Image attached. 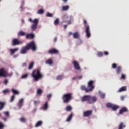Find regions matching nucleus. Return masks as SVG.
<instances>
[{
	"label": "nucleus",
	"mask_w": 129,
	"mask_h": 129,
	"mask_svg": "<svg viewBox=\"0 0 129 129\" xmlns=\"http://www.w3.org/2000/svg\"><path fill=\"white\" fill-rule=\"evenodd\" d=\"M94 83V81L91 80L89 81V83H88V88L89 89L86 88L85 86H81V89H82L83 91H84L86 93L92 92L95 88V86L93 85Z\"/></svg>",
	"instance_id": "1"
},
{
	"label": "nucleus",
	"mask_w": 129,
	"mask_h": 129,
	"mask_svg": "<svg viewBox=\"0 0 129 129\" xmlns=\"http://www.w3.org/2000/svg\"><path fill=\"white\" fill-rule=\"evenodd\" d=\"M32 77L34 78L35 81H38L39 80L42 79L43 77V74L41 73L39 69L35 70L32 72Z\"/></svg>",
	"instance_id": "2"
},
{
	"label": "nucleus",
	"mask_w": 129,
	"mask_h": 129,
	"mask_svg": "<svg viewBox=\"0 0 129 129\" xmlns=\"http://www.w3.org/2000/svg\"><path fill=\"white\" fill-rule=\"evenodd\" d=\"M62 99L64 103H68L73 99L72 93H66L63 95Z\"/></svg>",
	"instance_id": "3"
},
{
	"label": "nucleus",
	"mask_w": 129,
	"mask_h": 129,
	"mask_svg": "<svg viewBox=\"0 0 129 129\" xmlns=\"http://www.w3.org/2000/svg\"><path fill=\"white\" fill-rule=\"evenodd\" d=\"M87 22L86 20H84V25L86 26V29H85V32H86V36L87 38H89L91 37V34L90 31V26L88 25H87Z\"/></svg>",
	"instance_id": "4"
},
{
	"label": "nucleus",
	"mask_w": 129,
	"mask_h": 129,
	"mask_svg": "<svg viewBox=\"0 0 129 129\" xmlns=\"http://www.w3.org/2000/svg\"><path fill=\"white\" fill-rule=\"evenodd\" d=\"M28 47V48L30 49H32L33 51H35L37 49L36 45L34 41H32L27 44L26 45Z\"/></svg>",
	"instance_id": "5"
},
{
	"label": "nucleus",
	"mask_w": 129,
	"mask_h": 129,
	"mask_svg": "<svg viewBox=\"0 0 129 129\" xmlns=\"http://www.w3.org/2000/svg\"><path fill=\"white\" fill-rule=\"evenodd\" d=\"M107 107L111 108L113 111H116L118 108L119 106L115 104H113L111 103H108L106 105Z\"/></svg>",
	"instance_id": "6"
},
{
	"label": "nucleus",
	"mask_w": 129,
	"mask_h": 129,
	"mask_svg": "<svg viewBox=\"0 0 129 129\" xmlns=\"http://www.w3.org/2000/svg\"><path fill=\"white\" fill-rule=\"evenodd\" d=\"M33 23H34V24L32 25L31 29L33 31H35L37 28L39 20L37 19H35L33 21Z\"/></svg>",
	"instance_id": "7"
},
{
	"label": "nucleus",
	"mask_w": 129,
	"mask_h": 129,
	"mask_svg": "<svg viewBox=\"0 0 129 129\" xmlns=\"http://www.w3.org/2000/svg\"><path fill=\"white\" fill-rule=\"evenodd\" d=\"M8 76V72L4 68L0 69V77H6Z\"/></svg>",
	"instance_id": "8"
},
{
	"label": "nucleus",
	"mask_w": 129,
	"mask_h": 129,
	"mask_svg": "<svg viewBox=\"0 0 129 129\" xmlns=\"http://www.w3.org/2000/svg\"><path fill=\"white\" fill-rule=\"evenodd\" d=\"M90 97V95H84V96L82 97L81 98V101L83 102L87 101L88 103L89 104Z\"/></svg>",
	"instance_id": "9"
},
{
	"label": "nucleus",
	"mask_w": 129,
	"mask_h": 129,
	"mask_svg": "<svg viewBox=\"0 0 129 129\" xmlns=\"http://www.w3.org/2000/svg\"><path fill=\"white\" fill-rule=\"evenodd\" d=\"M97 100L98 98L97 97L90 95V100L89 101V104L95 103L97 101Z\"/></svg>",
	"instance_id": "10"
},
{
	"label": "nucleus",
	"mask_w": 129,
	"mask_h": 129,
	"mask_svg": "<svg viewBox=\"0 0 129 129\" xmlns=\"http://www.w3.org/2000/svg\"><path fill=\"white\" fill-rule=\"evenodd\" d=\"M93 111L92 110H88L84 112L83 113V116L84 117H89L92 115Z\"/></svg>",
	"instance_id": "11"
},
{
	"label": "nucleus",
	"mask_w": 129,
	"mask_h": 129,
	"mask_svg": "<svg viewBox=\"0 0 129 129\" xmlns=\"http://www.w3.org/2000/svg\"><path fill=\"white\" fill-rule=\"evenodd\" d=\"M23 42L20 41L18 39H13L12 40V45L13 46H16L22 44Z\"/></svg>",
	"instance_id": "12"
},
{
	"label": "nucleus",
	"mask_w": 129,
	"mask_h": 129,
	"mask_svg": "<svg viewBox=\"0 0 129 129\" xmlns=\"http://www.w3.org/2000/svg\"><path fill=\"white\" fill-rule=\"evenodd\" d=\"M29 50L28 47L26 45V46L23 47L20 51V53L22 54H26L27 52V51Z\"/></svg>",
	"instance_id": "13"
},
{
	"label": "nucleus",
	"mask_w": 129,
	"mask_h": 129,
	"mask_svg": "<svg viewBox=\"0 0 129 129\" xmlns=\"http://www.w3.org/2000/svg\"><path fill=\"white\" fill-rule=\"evenodd\" d=\"M59 53V51L56 49H52L48 51V53L50 54H57Z\"/></svg>",
	"instance_id": "14"
},
{
	"label": "nucleus",
	"mask_w": 129,
	"mask_h": 129,
	"mask_svg": "<svg viewBox=\"0 0 129 129\" xmlns=\"http://www.w3.org/2000/svg\"><path fill=\"white\" fill-rule=\"evenodd\" d=\"M72 63L74 65V67H75V69L76 70H79L80 69V65L76 61H73Z\"/></svg>",
	"instance_id": "15"
},
{
	"label": "nucleus",
	"mask_w": 129,
	"mask_h": 129,
	"mask_svg": "<svg viewBox=\"0 0 129 129\" xmlns=\"http://www.w3.org/2000/svg\"><path fill=\"white\" fill-rule=\"evenodd\" d=\"M128 112V109L127 107H123L120 110H119V114H122L124 112Z\"/></svg>",
	"instance_id": "16"
},
{
	"label": "nucleus",
	"mask_w": 129,
	"mask_h": 129,
	"mask_svg": "<svg viewBox=\"0 0 129 129\" xmlns=\"http://www.w3.org/2000/svg\"><path fill=\"white\" fill-rule=\"evenodd\" d=\"M122 67L121 66H119L117 67L116 69V73L117 75H119L122 73Z\"/></svg>",
	"instance_id": "17"
},
{
	"label": "nucleus",
	"mask_w": 129,
	"mask_h": 129,
	"mask_svg": "<svg viewBox=\"0 0 129 129\" xmlns=\"http://www.w3.org/2000/svg\"><path fill=\"white\" fill-rule=\"evenodd\" d=\"M35 37V35L34 34H27L26 36L27 39H33Z\"/></svg>",
	"instance_id": "18"
},
{
	"label": "nucleus",
	"mask_w": 129,
	"mask_h": 129,
	"mask_svg": "<svg viewBox=\"0 0 129 129\" xmlns=\"http://www.w3.org/2000/svg\"><path fill=\"white\" fill-rule=\"evenodd\" d=\"M80 37V33L78 32L74 33V34H73V38L74 39H79Z\"/></svg>",
	"instance_id": "19"
},
{
	"label": "nucleus",
	"mask_w": 129,
	"mask_h": 129,
	"mask_svg": "<svg viewBox=\"0 0 129 129\" xmlns=\"http://www.w3.org/2000/svg\"><path fill=\"white\" fill-rule=\"evenodd\" d=\"M125 127L126 125L123 122H120L118 125V129H123L125 128Z\"/></svg>",
	"instance_id": "20"
},
{
	"label": "nucleus",
	"mask_w": 129,
	"mask_h": 129,
	"mask_svg": "<svg viewBox=\"0 0 129 129\" xmlns=\"http://www.w3.org/2000/svg\"><path fill=\"white\" fill-rule=\"evenodd\" d=\"M23 102H24L23 99H21L19 100L18 104V106L19 107V108H21L22 106L23 105Z\"/></svg>",
	"instance_id": "21"
},
{
	"label": "nucleus",
	"mask_w": 129,
	"mask_h": 129,
	"mask_svg": "<svg viewBox=\"0 0 129 129\" xmlns=\"http://www.w3.org/2000/svg\"><path fill=\"white\" fill-rule=\"evenodd\" d=\"M18 50H19L18 48H15L14 49H11L10 50L11 55H12L14 54Z\"/></svg>",
	"instance_id": "22"
},
{
	"label": "nucleus",
	"mask_w": 129,
	"mask_h": 129,
	"mask_svg": "<svg viewBox=\"0 0 129 129\" xmlns=\"http://www.w3.org/2000/svg\"><path fill=\"white\" fill-rule=\"evenodd\" d=\"M48 108V102L47 101L46 102L45 104L43 106L42 108L46 110Z\"/></svg>",
	"instance_id": "23"
},
{
	"label": "nucleus",
	"mask_w": 129,
	"mask_h": 129,
	"mask_svg": "<svg viewBox=\"0 0 129 129\" xmlns=\"http://www.w3.org/2000/svg\"><path fill=\"white\" fill-rule=\"evenodd\" d=\"M73 116V113H71L70 115H69V117H68V118L67 119L66 121L70 122L72 120Z\"/></svg>",
	"instance_id": "24"
},
{
	"label": "nucleus",
	"mask_w": 129,
	"mask_h": 129,
	"mask_svg": "<svg viewBox=\"0 0 129 129\" xmlns=\"http://www.w3.org/2000/svg\"><path fill=\"white\" fill-rule=\"evenodd\" d=\"M127 90V88L126 87L123 86L121 88H120L119 90H118V92H121L123 91H125Z\"/></svg>",
	"instance_id": "25"
},
{
	"label": "nucleus",
	"mask_w": 129,
	"mask_h": 129,
	"mask_svg": "<svg viewBox=\"0 0 129 129\" xmlns=\"http://www.w3.org/2000/svg\"><path fill=\"white\" fill-rule=\"evenodd\" d=\"M12 92H13V94H14L13 95H15H15H19V94H20V93H19V91H18L17 90H15V89H12Z\"/></svg>",
	"instance_id": "26"
},
{
	"label": "nucleus",
	"mask_w": 129,
	"mask_h": 129,
	"mask_svg": "<svg viewBox=\"0 0 129 129\" xmlns=\"http://www.w3.org/2000/svg\"><path fill=\"white\" fill-rule=\"evenodd\" d=\"M42 122L41 121H38L36 124L35 125V127H39V126H41V125L42 124Z\"/></svg>",
	"instance_id": "27"
},
{
	"label": "nucleus",
	"mask_w": 129,
	"mask_h": 129,
	"mask_svg": "<svg viewBox=\"0 0 129 129\" xmlns=\"http://www.w3.org/2000/svg\"><path fill=\"white\" fill-rule=\"evenodd\" d=\"M18 35L21 36H24L26 35V34L25 32H24L23 31H20L18 33Z\"/></svg>",
	"instance_id": "28"
},
{
	"label": "nucleus",
	"mask_w": 129,
	"mask_h": 129,
	"mask_svg": "<svg viewBox=\"0 0 129 129\" xmlns=\"http://www.w3.org/2000/svg\"><path fill=\"white\" fill-rule=\"evenodd\" d=\"M99 94H100V97H101V98L104 99L105 97V94L101 92H99Z\"/></svg>",
	"instance_id": "29"
},
{
	"label": "nucleus",
	"mask_w": 129,
	"mask_h": 129,
	"mask_svg": "<svg viewBox=\"0 0 129 129\" xmlns=\"http://www.w3.org/2000/svg\"><path fill=\"white\" fill-rule=\"evenodd\" d=\"M46 63L47 64L52 65L53 63V62L51 59H49L46 61Z\"/></svg>",
	"instance_id": "30"
},
{
	"label": "nucleus",
	"mask_w": 129,
	"mask_h": 129,
	"mask_svg": "<svg viewBox=\"0 0 129 129\" xmlns=\"http://www.w3.org/2000/svg\"><path fill=\"white\" fill-rule=\"evenodd\" d=\"M72 108L71 106H68L66 108V110L67 111H70L72 110Z\"/></svg>",
	"instance_id": "31"
},
{
	"label": "nucleus",
	"mask_w": 129,
	"mask_h": 129,
	"mask_svg": "<svg viewBox=\"0 0 129 129\" xmlns=\"http://www.w3.org/2000/svg\"><path fill=\"white\" fill-rule=\"evenodd\" d=\"M5 105V103L0 102V110L3 109Z\"/></svg>",
	"instance_id": "32"
},
{
	"label": "nucleus",
	"mask_w": 129,
	"mask_h": 129,
	"mask_svg": "<svg viewBox=\"0 0 129 129\" xmlns=\"http://www.w3.org/2000/svg\"><path fill=\"white\" fill-rule=\"evenodd\" d=\"M59 20L58 18H57L54 22V24L55 25L57 26L59 24Z\"/></svg>",
	"instance_id": "33"
},
{
	"label": "nucleus",
	"mask_w": 129,
	"mask_h": 129,
	"mask_svg": "<svg viewBox=\"0 0 129 129\" xmlns=\"http://www.w3.org/2000/svg\"><path fill=\"white\" fill-rule=\"evenodd\" d=\"M42 92H43V91H42V90L41 89H38L37 90V94H38V95H42Z\"/></svg>",
	"instance_id": "34"
},
{
	"label": "nucleus",
	"mask_w": 129,
	"mask_h": 129,
	"mask_svg": "<svg viewBox=\"0 0 129 129\" xmlns=\"http://www.w3.org/2000/svg\"><path fill=\"white\" fill-rule=\"evenodd\" d=\"M34 65V63L33 62H31V63L30 64V65H29V67H28V69H29V70L32 69L33 68Z\"/></svg>",
	"instance_id": "35"
},
{
	"label": "nucleus",
	"mask_w": 129,
	"mask_h": 129,
	"mask_svg": "<svg viewBox=\"0 0 129 129\" xmlns=\"http://www.w3.org/2000/svg\"><path fill=\"white\" fill-rule=\"evenodd\" d=\"M29 74H25L22 76L21 78L22 79H26L28 78Z\"/></svg>",
	"instance_id": "36"
},
{
	"label": "nucleus",
	"mask_w": 129,
	"mask_h": 129,
	"mask_svg": "<svg viewBox=\"0 0 129 129\" xmlns=\"http://www.w3.org/2000/svg\"><path fill=\"white\" fill-rule=\"evenodd\" d=\"M69 9V6H65L62 7V10L63 11H67Z\"/></svg>",
	"instance_id": "37"
},
{
	"label": "nucleus",
	"mask_w": 129,
	"mask_h": 129,
	"mask_svg": "<svg viewBox=\"0 0 129 129\" xmlns=\"http://www.w3.org/2000/svg\"><path fill=\"white\" fill-rule=\"evenodd\" d=\"M63 77V75H59L57 77V80H61Z\"/></svg>",
	"instance_id": "38"
},
{
	"label": "nucleus",
	"mask_w": 129,
	"mask_h": 129,
	"mask_svg": "<svg viewBox=\"0 0 129 129\" xmlns=\"http://www.w3.org/2000/svg\"><path fill=\"white\" fill-rule=\"evenodd\" d=\"M44 13V10L43 9H40L38 11V14H42Z\"/></svg>",
	"instance_id": "39"
},
{
	"label": "nucleus",
	"mask_w": 129,
	"mask_h": 129,
	"mask_svg": "<svg viewBox=\"0 0 129 129\" xmlns=\"http://www.w3.org/2000/svg\"><path fill=\"white\" fill-rule=\"evenodd\" d=\"M46 16L48 17H53V15L50 13H47Z\"/></svg>",
	"instance_id": "40"
},
{
	"label": "nucleus",
	"mask_w": 129,
	"mask_h": 129,
	"mask_svg": "<svg viewBox=\"0 0 129 129\" xmlns=\"http://www.w3.org/2000/svg\"><path fill=\"white\" fill-rule=\"evenodd\" d=\"M20 120L21 121V122H25L26 121V120L25 118L24 117H22L20 119Z\"/></svg>",
	"instance_id": "41"
},
{
	"label": "nucleus",
	"mask_w": 129,
	"mask_h": 129,
	"mask_svg": "<svg viewBox=\"0 0 129 129\" xmlns=\"http://www.w3.org/2000/svg\"><path fill=\"white\" fill-rule=\"evenodd\" d=\"M15 98V96L14 95H13L12 97H11V100H10V102H12L14 99Z\"/></svg>",
	"instance_id": "42"
},
{
	"label": "nucleus",
	"mask_w": 129,
	"mask_h": 129,
	"mask_svg": "<svg viewBox=\"0 0 129 129\" xmlns=\"http://www.w3.org/2000/svg\"><path fill=\"white\" fill-rule=\"evenodd\" d=\"M120 79L125 80L126 79V76L124 74H121Z\"/></svg>",
	"instance_id": "43"
},
{
	"label": "nucleus",
	"mask_w": 129,
	"mask_h": 129,
	"mask_svg": "<svg viewBox=\"0 0 129 129\" xmlns=\"http://www.w3.org/2000/svg\"><path fill=\"white\" fill-rule=\"evenodd\" d=\"M103 55V53L102 52H100L98 53V56L102 57Z\"/></svg>",
	"instance_id": "44"
},
{
	"label": "nucleus",
	"mask_w": 129,
	"mask_h": 129,
	"mask_svg": "<svg viewBox=\"0 0 129 129\" xmlns=\"http://www.w3.org/2000/svg\"><path fill=\"white\" fill-rule=\"evenodd\" d=\"M9 92H10V91H9V90L8 89L5 90H4V91H3V93L4 94H6L7 93H9Z\"/></svg>",
	"instance_id": "45"
},
{
	"label": "nucleus",
	"mask_w": 129,
	"mask_h": 129,
	"mask_svg": "<svg viewBox=\"0 0 129 129\" xmlns=\"http://www.w3.org/2000/svg\"><path fill=\"white\" fill-rule=\"evenodd\" d=\"M117 67V65L115 63H113L112 65V68L113 69H116Z\"/></svg>",
	"instance_id": "46"
},
{
	"label": "nucleus",
	"mask_w": 129,
	"mask_h": 129,
	"mask_svg": "<svg viewBox=\"0 0 129 129\" xmlns=\"http://www.w3.org/2000/svg\"><path fill=\"white\" fill-rule=\"evenodd\" d=\"M40 103V101H36V100H35L34 101V104L36 105L37 104H39Z\"/></svg>",
	"instance_id": "47"
},
{
	"label": "nucleus",
	"mask_w": 129,
	"mask_h": 129,
	"mask_svg": "<svg viewBox=\"0 0 129 129\" xmlns=\"http://www.w3.org/2000/svg\"><path fill=\"white\" fill-rule=\"evenodd\" d=\"M82 43V41L81 39H80L79 40V41H78V43H77V44L80 45Z\"/></svg>",
	"instance_id": "48"
},
{
	"label": "nucleus",
	"mask_w": 129,
	"mask_h": 129,
	"mask_svg": "<svg viewBox=\"0 0 129 129\" xmlns=\"http://www.w3.org/2000/svg\"><path fill=\"white\" fill-rule=\"evenodd\" d=\"M3 127H4V125L2 122H0V129H2Z\"/></svg>",
	"instance_id": "49"
},
{
	"label": "nucleus",
	"mask_w": 129,
	"mask_h": 129,
	"mask_svg": "<svg viewBox=\"0 0 129 129\" xmlns=\"http://www.w3.org/2000/svg\"><path fill=\"white\" fill-rule=\"evenodd\" d=\"M68 22V24H71V21H65V20L63 21L62 23H63L64 22Z\"/></svg>",
	"instance_id": "50"
},
{
	"label": "nucleus",
	"mask_w": 129,
	"mask_h": 129,
	"mask_svg": "<svg viewBox=\"0 0 129 129\" xmlns=\"http://www.w3.org/2000/svg\"><path fill=\"white\" fill-rule=\"evenodd\" d=\"M4 113L7 116H9V113L8 112H4Z\"/></svg>",
	"instance_id": "51"
},
{
	"label": "nucleus",
	"mask_w": 129,
	"mask_h": 129,
	"mask_svg": "<svg viewBox=\"0 0 129 129\" xmlns=\"http://www.w3.org/2000/svg\"><path fill=\"white\" fill-rule=\"evenodd\" d=\"M51 97H52V94H50L47 95V97H48L49 100L51 98Z\"/></svg>",
	"instance_id": "52"
},
{
	"label": "nucleus",
	"mask_w": 129,
	"mask_h": 129,
	"mask_svg": "<svg viewBox=\"0 0 129 129\" xmlns=\"http://www.w3.org/2000/svg\"><path fill=\"white\" fill-rule=\"evenodd\" d=\"M8 79H5V81H4V84H5V85H7V84H8Z\"/></svg>",
	"instance_id": "53"
},
{
	"label": "nucleus",
	"mask_w": 129,
	"mask_h": 129,
	"mask_svg": "<svg viewBox=\"0 0 129 129\" xmlns=\"http://www.w3.org/2000/svg\"><path fill=\"white\" fill-rule=\"evenodd\" d=\"M104 54H105V55H108L109 53L107 51H105V52H104Z\"/></svg>",
	"instance_id": "54"
},
{
	"label": "nucleus",
	"mask_w": 129,
	"mask_h": 129,
	"mask_svg": "<svg viewBox=\"0 0 129 129\" xmlns=\"http://www.w3.org/2000/svg\"><path fill=\"white\" fill-rule=\"evenodd\" d=\"M68 18V16H67V15H64V16H63V20H64L65 19H67Z\"/></svg>",
	"instance_id": "55"
},
{
	"label": "nucleus",
	"mask_w": 129,
	"mask_h": 129,
	"mask_svg": "<svg viewBox=\"0 0 129 129\" xmlns=\"http://www.w3.org/2000/svg\"><path fill=\"white\" fill-rule=\"evenodd\" d=\"M13 75V73H11L10 74H8V76H10V77H11Z\"/></svg>",
	"instance_id": "56"
},
{
	"label": "nucleus",
	"mask_w": 129,
	"mask_h": 129,
	"mask_svg": "<svg viewBox=\"0 0 129 129\" xmlns=\"http://www.w3.org/2000/svg\"><path fill=\"white\" fill-rule=\"evenodd\" d=\"M72 33L70 32H69V33H68V36H70L72 35Z\"/></svg>",
	"instance_id": "57"
},
{
	"label": "nucleus",
	"mask_w": 129,
	"mask_h": 129,
	"mask_svg": "<svg viewBox=\"0 0 129 129\" xmlns=\"http://www.w3.org/2000/svg\"><path fill=\"white\" fill-rule=\"evenodd\" d=\"M26 66H27V64L26 63H23V64H22L23 67H26Z\"/></svg>",
	"instance_id": "58"
},
{
	"label": "nucleus",
	"mask_w": 129,
	"mask_h": 129,
	"mask_svg": "<svg viewBox=\"0 0 129 129\" xmlns=\"http://www.w3.org/2000/svg\"><path fill=\"white\" fill-rule=\"evenodd\" d=\"M20 9H21V11H22L24 10V8H23V6H21L20 7Z\"/></svg>",
	"instance_id": "59"
},
{
	"label": "nucleus",
	"mask_w": 129,
	"mask_h": 129,
	"mask_svg": "<svg viewBox=\"0 0 129 129\" xmlns=\"http://www.w3.org/2000/svg\"><path fill=\"white\" fill-rule=\"evenodd\" d=\"M82 78V76L78 77V79H81Z\"/></svg>",
	"instance_id": "60"
},
{
	"label": "nucleus",
	"mask_w": 129,
	"mask_h": 129,
	"mask_svg": "<svg viewBox=\"0 0 129 129\" xmlns=\"http://www.w3.org/2000/svg\"><path fill=\"white\" fill-rule=\"evenodd\" d=\"M54 42H57V37H56L55 39H54Z\"/></svg>",
	"instance_id": "61"
},
{
	"label": "nucleus",
	"mask_w": 129,
	"mask_h": 129,
	"mask_svg": "<svg viewBox=\"0 0 129 129\" xmlns=\"http://www.w3.org/2000/svg\"><path fill=\"white\" fill-rule=\"evenodd\" d=\"M29 21L31 22H33V20H32V19H29Z\"/></svg>",
	"instance_id": "62"
},
{
	"label": "nucleus",
	"mask_w": 129,
	"mask_h": 129,
	"mask_svg": "<svg viewBox=\"0 0 129 129\" xmlns=\"http://www.w3.org/2000/svg\"><path fill=\"white\" fill-rule=\"evenodd\" d=\"M3 119L5 121H6L7 120V118H3Z\"/></svg>",
	"instance_id": "63"
},
{
	"label": "nucleus",
	"mask_w": 129,
	"mask_h": 129,
	"mask_svg": "<svg viewBox=\"0 0 129 129\" xmlns=\"http://www.w3.org/2000/svg\"><path fill=\"white\" fill-rule=\"evenodd\" d=\"M67 26H68L67 25H64V29H67Z\"/></svg>",
	"instance_id": "64"
}]
</instances>
